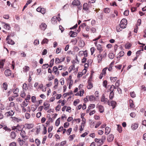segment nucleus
I'll use <instances>...</instances> for the list:
<instances>
[{"instance_id":"f257e3e1","label":"nucleus","mask_w":146,"mask_h":146,"mask_svg":"<svg viewBox=\"0 0 146 146\" xmlns=\"http://www.w3.org/2000/svg\"><path fill=\"white\" fill-rule=\"evenodd\" d=\"M127 25V20L125 19H123L120 21L119 24L120 27L122 29L125 28Z\"/></svg>"},{"instance_id":"f03ea898","label":"nucleus","mask_w":146,"mask_h":146,"mask_svg":"<svg viewBox=\"0 0 146 146\" xmlns=\"http://www.w3.org/2000/svg\"><path fill=\"white\" fill-rule=\"evenodd\" d=\"M106 53L105 51H104L103 54H101V53H99L97 56L98 62H100L102 61V58L106 57Z\"/></svg>"},{"instance_id":"7ed1b4c3","label":"nucleus","mask_w":146,"mask_h":146,"mask_svg":"<svg viewBox=\"0 0 146 146\" xmlns=\"http://www.w3.org/2000/svg\"><path fill=\"white\" fill-rule=\"evenodd\" d=\"M101 101L103 102L105 104H108V105L110 106V102L109 101L107 98H105L104 94L102 95L101 97Z\"/></svg>"},{"instance_id":"20e7f679","label":"nucleus","mask_w":146,"mask_h":146,"mask_svg":"<svg viewBox=\"0 0 146 146\" xmlns=\"http://www.w3.org/2000/svg\"><path fill=\"white\" fill-rule=\"evenodd\" d=\"M10 35H8L6 38V40L7 41V43L11 45L14 44H15V42L12 39H10Z\"/></svg>"},{"instance_id":"39448f33","label":"nucleus","mask_w":146,"mask_h":146,"mask_svg":"<svg viewBox=\"0 0 146 146\" xmlns=\"http://www.w3.org/2000/svg\"><path fill=\"white\" fill-rule=\"evenodd\" d=\"M34 125L33 123H26L25 124L24 127L27 129H30L33 127Z\"/></svg>"},{"instance_id":"423d86ee","label":"nucleus","mask_w":146,"mask_h":146,"mask_svg":"<svg viewBox=\"0 0 146 146\" xmlns=\"http://www.w3.org/2000/svg\"><path fill=\"white\" fill-rule=\"evenodd\" d=\"M15 113V111L14 110H11L9 111L6 112L5 115H6L7 117L9 116H12Z\"/></svg>"},{"instance_id":"0eeeda50","label":"nucleus","mask_w":146,"mask_h":146,"mask_svg":"<svg viewBox=\"0 0 146 146\" xmlns=\"http://www.w3.org/2000/svg\"><path fill=\"white\" fill-rule=\"evenodd\" d=\"M47 27V26L45 23H42L39 25V27L41 30L44 31L46 29Z\"/></svg>"},{"instance_id":"6e6552de","label":"nucleus","mask_w":146,"mask_h":146,"mask_svg":"<svg viewBox=\"0 0 146 146\" xmlns=\"http://www.w3.org/2000/svg\"><path fill=\"white\" fill-rule=\"evenodd\" d=\"M19 92V89L18 88H17L16 89H14L13 90V92L15 94L14 98L17 97L19 95L18 93Z\"/></svg>"},{"instance_id":"1a4fd4ad","label":"nucleus","mask_w":146,"mask_h":146,"mask_svg":"<svg viewBox=\"0 0 146 146\" xmlns=\"http://www.w3.org/2000/svg\"><path fill=\"white\" fill-rule=\"evenodd\" d=\"M88 85L87 86V88L88 89H90L93 87V84L91 82V80L90 79H89L88 81Z\"/></svg>"},{"instance_id":"9d476101","label":"nucleus","mask_w":146,"mask_h":146,"mask_svg":"<svg viewBox=\"0 0 146 146\" xmlns=\"http://www.w3.org/2000/svg\"><path fill=\"white\" fill-rule=\"evenodd\" d=\"M114 139V136L112 134L109 135L107 137V141L108 142H111L113 141Z\"/></svg>"},{"instance_id":"9b49d317","label":"nucleus","mask_w":146,"mask_h":146,"mask_svg":"<svg viewBox=\"0 0 146 146\" xmlns=\"http://www.w3.org/2000/svg\"><path fill=\"white\" fill-rule=\"evenodd\" d=\"M52 72H54L55 74H57V75H58L59 74V72L57 69V67L56 66H54L53 67Z\"/></svg>"},{"instance_id":"f8f14e48","label":"nucleus","mask_w":146,"mask_h":146,"mask_svg":"<svg viewBox=\"0 0 146 146\" xmlns=\"http://www.w3.org/2000/svg\"><path fill=\"white\" fill-rule=\"evenodd\" d=\"M95 141L97 143L98 146H101L103 143L101 139H95Z\"/></svg>"},{"instance_id":"ddd939ff","label":"nucleus","mask_w":146,"mask_h":146,"mask_svg":"<svg viewBox=\"0 0 146 146\" xmlns=\"http://www.w3.org/2000/svg\"><path fill=\"white\" fill-rule=\"evenodd\" d=\"M83 10L85 11H88L89 9L88 5L87 3H85L83 5Z\"/></svg>"},{"instance_id":"4468645a","label":"nucleus","mask_w":146,"mask_h":146,"mask_svg":"<svg viewBox=\"0 0 146 146\" xmlns=\"http://www.w3.org/2000/svg\"><path fill=\"white\" fill-rule=\"evenodd\" d=\"M5 74L6 76H9L11 74V72L9 69H7L5 71Z\"/></svg>"},{"instance_id":"2eb2a0df","label":"nucleus","mask_w":146,"mask_h":146,"mask_svg":"<svg viewBox=\"0 0 146 146\" xmlns=\"http://www.w3.org/2000/svg\"><path fill=\"white\" fill-rule=\"evenodd\" d=\"M20 135L23 138H25L27 137L25 131L23 130H21Z\"/></svg>"},{"instance_id":"dca6fc26","label":"nucleus","mask_w":146,"mask_h":146,"mask_svg":"<svg viewBox=\"0 0 146 146\" xmlns=\"http://www.w3.org/2000/svg\"><path fill=\"white\" fill-rule=\"evenodd\" d=\"M96 47L97 49L99 51V53H101V52L103 50L102 46L99 44H97Z\"/></svg>"},{"instance_id":"f3484780","label":"nucleus","mask_w":146,"mask_h":146,"mask_svg":"<svg viewBox=\"0 0 146 146\" xmlns=\"http://www.w3.org/2000/svg\"><path fill=\"white\" fill-rule=\"evenodd\" d=\"M98 110L101 113H103L104 111V107L101 105H99L98 106Z\"/></svg>"},{"instance_id":"a211bd4d","label":"nucleus","mask_w":146,"mask_h":146,"mask_svg":"<svg viewBox=\"0 0 146 146\" xmlns=\"http://www.w3.org/2000/svg\"><path fill=\"white\" fill-rule=\"evenodd\" d=\"M80 4V2L78 0H74L72 2V4L73 5L76 6L79 5Z\"/></svg>"},{"instance_id":"6ab92c4d","label":"nucleus","mask_w":146,"mask_h":146,"mask_svg":"<svg viewBox=\"0 0 146 146\" xmlns=\"http://www.w3.org/2000/svg\"><path fill=\"white\" fill-rule=\"evenodd\" d=\"M3 24H5L4 28L5 29L7 30H9L10 29L11 27L9 24L6 23H5L2 22Z\"/></svg>"},{"instance_id":"aec40b11","label":"nucleus","mask_w":146,"mask_h":146,"mask_svg":"<svg viewBox=\"0 0 146 146\" xmlns=\"http://www.w3.org/2000/svg\"><path fill=\"white\" fill-rule=\"evenodd\" d=\"M138 125L137 123H135L133 124H132L131 128L132 129L135 130L138 127Z\"/></svg>"},{"instance_id":"412c9836","label":"nucleus","mask_w":146,"mask_h":146,"mask_svg":"<svg viewBox=\"0 0 146 146\" xmlns=\"http://www.w3.org/2000/svg\"><path fill=\"white\" fill-rule=\"evenodd\" d=\"M17 141L21 146H22L24 145V142H25L23 140L21 139L20 138L18 139Z\"/></svg>"},{"instance_id":"4be33fe9","label":"nucleus","mask_w":146,"mask_h":146,"mask_svg":"<svg viewBox=\"0 0 146 146\" xmlns=\"http://www.w3.org/2000/svg\"><path fill=\"white\" fill-rule=\"evenodd\" d=\"M58 18L56 16L53 17L51 20L52 23L54 24H55L57 21Z\"/></svg>"},{"instance_id":"5701e85b","label":"nucleus","mask_w":146,"mask_h":146,"mask_svg":"<svg viewBox=\"0 0 146 146\" xmlns=\"http://www.w3.org/2000/svg\"><path fill=\"white\" fill-rule=\"evenodd\" d=\"M89 100L90 101H94L95 100V98L94 95H91L90 96H88Z\"/></svg>"},{"instance_id":"b1692460","label":"nucleus","mask_w":146,"mask_h":146,"mask_svg":"<svg viewBox=\"0 0 146 146\" xmlns=\"http://www.w3.org/2000/svg\"><path fill=\"white\" fill-rule=\"evenodd\" d=\"M29 101L26 100L24 101L21 105V106L26 107L29 104Z\"/></svg>"},{"instance_id":"393cba45","label":"nucleus","mask_w":146,"mask_h":146,"mask_svg":"<svg viewBox=\"0 0 146 146\" xmlns=\"http://www.w3.org/2000/svg\"><path fill=\"white\" fill-rule=\"evenodd\" d=\"M111 131V128L108 127H106L105 128V134L106 135H108V134H109Z\"/></svg>"},{"instance_id":"a878e982","label":"nucleus","mask_w":146,"mask_h":146,"mask_svg":"<svg viewBox=\"0 0 146 146\" xmlns=\"http://www.w3.org/2000/svg\"><path fill=\"white\" fill-rule=\"evenodd\" d=\"M110 104L111 106L112 107L113 109H114L116 106L117 103L115 101H112L111 102H110Z\"/></svg>"},{"instance_id":"bb28decb","label":"nucleus","mask_w":146,"mask_h":146,"mask_svg":"<svg viewBox=\"0 0 146 146\" xmlns=\"http://www.w3.org/2000/svg\"><path fill=\"white\" fill-rule=\"evenodd\" d=\"M114 62L113 61L109 66V67L108 68V70L109 71H111L112 69V67L113 65Z\"/></svg>"},{"instance_id":"cd10ccee","label":"nucleus","mask_w":146,"mask_h":146,"mask_svg":"<svg viewBox=\"0 0 146 146\" xmlns=\"http://www.w3.org/2000/svg\"><path fill=\"white\" fill-rule=\"evenodd\" d=\"M124 51H121L118 54L117 58H118L123 56L124 55Z\"/></svg>"},{"instance_id":"c85d7f7f","label":"nucleus","mask_w":146,"mask_h":146,"mask_svg":"<svg viewBox=\"0 0 146 146\" xmlns=\"http://www.w3.org/2000/svg\"><path fill=\"white\" fill-rule=\"evenodd\" d=\"M53 121L51 117H49L47 120V121L46 122V124L47 125H49L50 123V122H52Z\"/></svg>"},{"instance_id":"c756f323","label":"nucleus","mask_w":146,"mask_h":146,"mask_svg":"<svg viewBox=\"0 0 146 146\" xmlns=\"http://www.w3.org/2000/svg\"><path fill=\"white\" fill-rule=\"evenodd\" d=\"M8 85L7 83L6 82H5L3 83V88L4 89L3 90V91L4 92V90H6L7 89Z\"/></svg>"},{"instance_id":"7c9ffc66","label":"nucleus","mask_w":146,"mask_h":146,"mask_svg":"<svg viewBox=\"0 0 146 146\" xmlns=\"http://www.w3.org/2000/svg\"><path fill=\"white\" fill-rule=\"evenodd\" d=\"M84 90L83 89H81L79 92L76 94V95H78L79 96H82L83 95V94L84 93Z\"/></svg>"},{"instance_id":"2f4dec72","label":"nucleus","mask_w":146,"mask_h":146,"mask_svg":"<svg viewBox=\"0 0 146 146\" xmlns=\"http://www.w3.org/2000/svg\"><path fill=\"white\" fill-rule=\"evenodd\" d=\"M70 33H72V34L70 35L71 37H76L77 36V33L76 32H73L72 31H70Z\"/></svg>"},{"instance_id":"473e14b6","label":"nucleus","mask_w":146,"mask_h":146,"mask_svg":"<svg viewBox=\"0 0 146 146\" xmlns=\"http://www.w3.org/2000/svg\"><path fill=\"white\" fill-rule=\"evenodd\" d=\"M16 135L15 132L13 131L11 132V137L12 139H14L16 137Z\"/></svg>"},{"instance_id":"72a5a7b5","label":"nucleus","mask_w":146,"mask_h":146,"mask_svg":"<svg viewBox=\"0 0 146 146\" xmlns=\"http://www.w3.org/2000/svg\"><path fill=\"white\" fill-rule=\"evenodd\" d=\"M85 45V43L83 41H80L79 42V46L81 47H83Z\"/></svg>"},{"instance_id":"f704fd0d","label":"nucleus","mask_w":146,"mask_h":146,"mask_svg":"<svg viewBox=\"0 0 146 146\" xmlns=\"http://www.w3.org/2000/svg\"><path fill=\"white\" fill-rule=\"evenodd\" d=\"M48 40L46 38H44V39L41 42V44H47L48 43Z\"/></svg>"},{"instance_id":"c9c22d12","label":"nucleus","mask_w":146,"mask_h":146,"mask_svg":"<svg viewBox=\"0 0 146 146\" xmlns=\"http://www.w3.org/2000/svg\"><path fill=\"white\" fill-rule=\"evenodd\" d=\"M95 105L94 104H90L88 106V108L90 110L92 109L95 108Z\"/></svg>"},{"instance_id":"e433bc0d","label":"nucleus","mask_w":146,"mask_h":146,"mask_svg":"<svg viewBox=\"0 0 146 146\" xmlns=\"http://www.w3.org/2000/svg\"><path fill=\"white\" fill-rule=\"evenodd\" d=\"M84 123H81V125L79 126V129L80 131H82L84 129Z\"/></svg>"},{"instance_id":"4c0bfd02","label":"nucleus","mask_w":146,"mask_h":146,"mask_svg":"<svg viewBox=\"0 0 146 146\" xmlns=\"http://www.w3.org/2000/svg\"><path fill=\"white\" fill-rule=\"evenodd\" d=\"M23 92H25L28 89V87L27 84L26 83H24L23 85Z\"/></svg>"},{"instance_id":"58836bf2","label":"nucleus","mask_w":146,"mask_h":146,"mask_svg":"<svg viewBox=\"0 0 146 146\" xmlns=\"http://www.w3.org/2000/svg\"><path fill=\"white\" fill-rule=\"evenodd\" d=\"M117 130L119 133H121L122 131V129L121 126L119 125H117Z\"/></svg>"},{"instance_id":"ea45409f","label":"nucleus","mask_w":146,"mask_h":146,"mask_svg":"<svg viewBox=\"0 0 146 146\" xmlns=\"http://www.w3.org/2000/svg\"><path fill=\"white\" fill-rule=\"evenodd\" d=\"M110 78L111 82H114L116 81L117 78V77H110Z\"/></svg>"},{"instance_id":"a19ab883","label":"nucleus","mask_w":146,"mask_h":146,"mask_svg":"<svg viewBox=\"0 0 146 146\" xmlns=\"http://www.w3.org/2000/svg\"><path fill=\"white\" fill-rule=\"evenodd\" d=\"M114 92H110L109 98L110 100H112L114 96Z\"/></svg>"},{"instance_id":"79ce46f5","label":"nucleus","mask_w":146,"mask_h":146,"mask_svg":"<svg viewBox=\"0 0 146 146\" xmlns=\"http://www.w3.org/2000/svg\"><path fill=\"white\" fill-rule=\"evenodd\" d=\"M110 9L108 8H104V12L105 13H108L110 12Z\"/></svg>"},{"instance_id":"37998d69","label":"nucleus","mask_w":146,"mask_h":146,"mask_svg":"<svg viewBox=\"0 0 146 146\" xmlns=\"http://www.w3.org/2000/svg\"><path fill=\"white\" fill-rule=\"evenodd\" d=\"M116 87H115L114 85H112L110 89V92H114L113 91L115 89H116Z\"/></svg>"},{"instance_id":"c03bdc74","label":"nucleus","mask_w":146,"mask_h":146,"mask_svg":"<svg viewBox=\"0 0 146 146\" xmlns=\"http://www.w3.org/2000/svg\"><path fill=\"white\" fill-rule=\"evenodd\" d=\"M74 68H75V65L74 64L71 66L69 68V72H70Z\"/></svg>"},{"instance_id":"a18cd8bd","label":"nucleus","mask_w":146,"mask_h":146,"mask_svg":"<svg viewBox=\"0 0 146 146\" xmlns=\"http://www.w3.org/2000/svg\"><path fill=\"white\" fill-rule=\"evenodd\" d=\"M54 58L52 59L50 61V64L49 65L50 67H52V66L54 64Z\"/></svg>"},{"instance_id":"49530a36","label":"nucleus","mask_w":146,"mask_h":146,"mask_svg":"<svg viewBox=\"0 0 146 146\" xmlns=\"http://www.w3.org/2000/svg\"><path fill=\"white\" fill-rule=\"evenodd\" d=\"M60 118H58L56 121L55 125L56 126H58L60 123Z\"/></svg>"},{"instance_id":"de8ad7c7","label":"nucleus","mask_w":146,"mask_h":146,"mask_svg":"<svg viewBox=\"0 0 146 146\" xmlns=\"http://www.w3.org/2000/svg\"><path fill=\"white\" fill-rule=\"evenodd\" d=\"M107 67H106L105 68H104L102 70V73H101V74H102L103 75H104V76L106 74V70L107 69Z\"/></svg>"},{"instance_id":"09e8293b","label":"nucleus","mask_w":146,"mask_h":146,"mask_svg":"<svg viewBox=\"0 0 146 146\" xmlns=\"http://www.w3.org/2000/svg\"><path fill=\"white\" fill-rule=\"evenodd\" d=\"M129 104L130 108H132L133 106V102L132 100H129Z\"/></svg>"},{"instance_id":"8fccbe9b","label":"nucleus","mask_w":146,"mask_h":146,"mask_svg":"<svg viewBox=\"0 0 146 146\" xmlns=\"http://www.w3.org/2000/svg\"><path fill=\"white\" fill-rule=\"evenodd\" d=\"M15 129H17V130L18 131H21V130L23 129H21V128L19 125V124L17 125V126H16Z\"/></svg>"},{"instance_id":"3c124183","label":"nucleus","mask_w":146,"mask_h":146,"mask_svg":"<svg viewBox=\"0 0 146 146\" xmlns=\"http://www.w3.org/2000/svg\"><path fill=\"white\" fill-rule=\"evenodd\" d=\"M12 118H13V120H14L15 121L17 122H19L22 120L21 119H19L15 117H12Z\"/></svg>"},{"instance_id":"603ef678","label":"nucleus","mask_w":146,"mask_h":146,"mask_svg":"<svg viewBox=\"0 0 146 146\" xmlns=\"http://www.w3.org/2000/svg\"><path fill=\"white\" fill-rule=\"evenodd\" d=\"M80 102V100L79 99H77L74 101L73 102V105L76 106L77 104Z\"/></svg>"},{"instance_id":"864d4df0","label":"nucleus","mask_w":146,"mask_h":146,"mask_svg":"<svg viewBox=\"0 0 146 146\" xmlns=\"http://www.w3.org/2000/svg\"><path fill=\"white\" fill-rule=\"evenodd\" d=\"M25 117L27 119H29L31 117L30 114L28 113H26L25 114Z\"/></svg>"},{"instance_id":"5fc2aeb1","label":"nucleus","mask_w":146,"mask_h":146,"mask_svg":"<svg viewBox=\"0 0 146 146\" xmlns=\"http://www.w3.org/2000/svg\"><path fill=\"white\" fill-rule=\"evenodd\" d=\"M72 131V128H69L66 131V133L68 135H69L71 133Z\"/></svg>"},{"instance_id":"6e6d98bb","label":"nucleus","mask_w":146,"mask_h":146,"mask_svg":"<svg viewBox=\"0 0 146 146\" xmlns=\"http://www.w3.org/2000/svg\"><path fill=\"white\" fill-rule=\"evenodd\" d=\"M49 66V65L48 64H43L42 67V68L45 69L48 68Z\"/></svg>"},{"instance_id":"4d7b16f0","label":"nucleus","mask_w":146,"mask_h":146,"mask_svg":"<svg viewBox=\"0 0 146 146\" xmlns=\"http://www.w3.org/2000/svg\"><path fill=\"white\" fill-rule=\"evenodd\" d=\"M35 142L37 145L38 146L40 144V141L38 139H35Z\"/></svg>"},{"instance_id":"13d9d810","label":"nucleus","mask_w":146,"mask_h":146,"mask_svg":"<svg viewBox=\"0 0 146 146\" xmlns=\"http://www.w3.org/2000/svg\"><path fill=\"white\" fill-rule=\"evenodd\" d=\"M40 9V12L42 14H44L45 13L46 9L43 8H41Z\"/></svg>"},{"instance_id":"bf43d9fd","label":"nucleus","mask_w":146,"mask_h":146,"mask_svg":"<svg viewBox=\"0 0 146 146\" xmlns=\"http://www.w3.org/2000/svg\"><path fill=\"white\" fill-rule=\"evenodd\" d=\"M108 56L110 58L112 59L114 58V55L112 53H110L109 54Z\"/></svg>"},{"instance_id":"052dcab7","label":"nucleus","mask_w":146,"mask_h":146,"mask_svg":"<svg viewBox=\"0 0 146 146\" xmlns=\"http://www.w3.org/2000/svg\"><path fill=\"white\" fill-rule=\"evenodd\" d=\"M103 86L106 88L107 85V81L106 80H104L103 82Z\"/></svg>"},{"instance_id":"680f3d73","label":"nucleus","mask_w":146,"mask_h":146,"mask_svg":"<svg viewBox=\"0 0 146 146\" xmlns=\"http://www.w3.org/2000/svg\"><path fill=\"white\" fill-rule=\"evenodd\" d=\"M130 96L132 98H134L136 96V94L134 92H132L130 93Z\"/></svg>"},{"instance_id":"e2e57ef3","label":"nucleus","mask_w":146,"mask_h":146,"mask_svg":"<svg viewBox=\"0 0 146 146\" xmlns=\"http://www.w3.org/2000/svg\"><path fill=\"white\" fill-rule=\"evenodd\" d=\"M31 100L32 102L33 103H34L36 101V98L35 96H32V97L31 98Z\"/></svg>"},{"instance_id":"0e129e2a","label":"nucleus","mask_w":146,"mask_h":146,"mask_svg":"<svg viewBox=\"0 0 146 146\" xmlns=\"http://www.w3.org/2000/svg\"><path fill=\"white\" fill-rule=\"evenodd\" d=\"M69 125V123L68 122H66L64 123V127L65 128H67Z\"/></svg>"},{"instance_id":"69168bd1","label":"nucleus","mask_w":146,"mask_h":146,"mask_svg":"<svg viewBox=\"0 0 146 146\" xmlns=\"http://www.w3.org/2000/svg\"><path fill=\"white\" fill-rule=\"evenodd\" d=\"M95 50V48L94 47H92L90 48V51L91 52V54L93 55Z\"/></svg>"},{"instance_id":"338daca9","label":"nucleus","mask_w":146,"mask_h":146,"mask_svg":"<svg viewBox=\"0 0 146 146\" xmlns=\"http://www.w3.org/2000/svg\"><path fill=\"white\" fill-rule=\"evenodd\" d=\"M60 82L62 85H63L64 84V78H61L60 80Z\"/></svg>"},{"instance_id":"774afa93","label":"nucleus","mask_w":146,"mask_h":146,"mask_svg":"<svg viewBox=\"0 0 146 146\" xmlns=\"http://www.w3.org/2000/svg\"><path fill=\"white\" fill-rule=\"evenodd\" d=\"M24 68V70L25 72L28 71L29 70V67L27 66H25Z\"/></svg>"}]
</instances>
